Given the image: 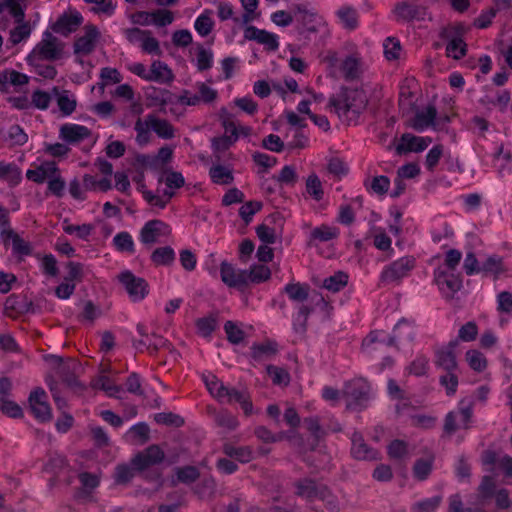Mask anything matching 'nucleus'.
<instances>
[{
	"label": "nucleus",
	"mask_w": 512,
	"mask_h": 512,
	"mask_svg": "<svg viewBox=\"0 0 512 512\" xmlns=\"http://www.w3.org/2000/svg\"><path fill=\"white\" fill-rule=\"evenodd\" d=\"M367 104V96L361 89L342 87L338 94L329 98V107L334 108L339 118L348 124L358 119Z\"/></svg>",
	"instance_id": "f257e3e1"
},
{
	"label": "nucleus",
	"mask_w": 512,
	"mask_h": 512,
	"mask_svg": "<svg viewBox=\"0 0 512 512\" xmlns=\"http://www.w3.org/2000/svg\"><path fill=\"white\" fill-rule=\"evenodd\" d=\"M342 395L346 409L360 412L367 408L371 399V385L364 378H355L344 383Z\"/></svg>",
	"instance_id": "f03ea898"
},
{
	"label": "nucleus",
	"mask_w": 512,
	"mask_h": 512,
	"mask_svg": "<svg viewBox=\"0 0 512 512\" xmlns=\"http://www.w3.org/2000/svg\"><path fill=\"white\" fill-rule=\"evenodd\" d=\"M474 403L470 399H462L456 411H450L444 419L443 431L453 435L459 427L468 430L473 416Z\"/></svg>",
	"instance_id": "7ed1b4c3"
},
{
	"label": "nucleus",
	"mask_w": 512,
	"mask_h": 512,
	"mask_svg": "<svg viewBox=\"0 0 512 512\" xmlns=\"http://www.w3.org/2000/svg\"><path fill=\"white\" fill-rule=\"evenodd\" d=\"M65 44L51 32L45 31L41 41L35 46L28 59L55 61L63 56Z\"/></svg>",
	"instance_id": "20e7f679"
},
{
	"label": "nucleus",
	"mask_w": 512,
	"mask_h": 512,
	"mask_svg": "<svg viewBox=\"0 0 512 512\" xmlns=\"http://www.w3.org/2000/svg\"><path fill=\"white\" fill-rule=\"evenodd\" d=\"M415 267V258L412 256L402 257L387 265L380 275V282L383 284H398L407 277Z\"/></svg>",
	"instance_id": "39448f33"
},
{
	"label": "nucleus",
	"mask_w": 512,
	"mask_h": 512,
	"mask_svg": "<svg viewBox=\"0 0 512 512\" xmlns=\"http://www.w3.org/2000/svg\"><path fill=\"white\" fill-rule=\"evenodd\" d=\"M118 279L132 301H141L149 293L148 282L142 277H137L129 270L121 272Z\"/></svg>",
	"instance_id": "423d86ee"
},
{
	"label": "nucleus",
	"mask_w": 512,
	"mask_h": 512,
	"mask_svg": "<svg viewBox=\"0 0 512 512\" xmlns=\"http://www.w3.org/2000/svg\"><path fill=\"white\" fill-rule=\"evenodd\" d=\"M215 397L219 401H226L227 403H239L246 415H250L252 413L253 404L249 392L246 389L237 390L236 388H230L224 384H220V386L217 388Z\"/></svg>",
	"instance_id": "0eeeda50"
},
{
	"label": "nucleus",
	"mask_w": 512,
	"mask_h": 512,
	"mask_svg": "<svg viewBox=\"0 0 512 512\" xmlns=\"http://www.w3.org/2000/svg\"><path fill=\"white\" fill-rule=\"evenodd\" d=\"M171 233L168 224L159 219L147 221L141 228L139 239L147 248H151L154 244L159 242V238L167 236Z\"/></svg>",
	"instance_id": "6e6552de"
},
{
	"label": "nucleus",
	"mask_w": 512,
	"mask_h": 512,
	"mask_svg": "<svg viewBox=\"0 0 512 512\" xmlns=\"http://www.w3.org/2000/svg\"><path fill=\"white\" fill-rule=\"evenodd\" d=\"M295 9L296 19L301 23V34L317 33L320 28L324 26L323 18L312 10H309L306 5L298 4L295 6Z\"/></svg>",
	"instance_id": "1a4fd4ad"
},
{
	"label": "nucleus",
	"mask_w": 512,
	"mask_h": 512,
	"mask_svg": "<svg viewBox=\"0 0 512 512\" xmlns=\"http://www.w3.org/2000/svg\"><path fill=\"white\" fill-rule=\"evenodd\" d=\"M163 450L156 444L150 445L144 451L137 453L131 460L138 471H144L150 466L160 464L164 460Z\"/></svg>",
	"instance_id": "9d476101"
},
{
	"label": "nucleus",
	"mask_w": 512,
	"mask_h": 512,
	"mask_svg": "<svg viewBox=\"0 0 512 512\" xmlns=\"http://www.w3.org/2000/svg\"><path fill=\"white\" fill-rule=\"evenodd\" d=\"M45 398V391L42 388H36L30 393L28 399L34 417L40 422H48L52 418L51 407Z\"/></svg>",
	"instance_id": "9b49d317"
},
{
	"label": "nucleus",
	"mask_w": 512,
	"mask_h": 512,
	"mask_svg": "<svg viewBox=\"0 0 512 512\" xmlns=\"http://www.w3.org/2000/svg\"><path fill=\"white\" fill-rule=\"evenodd\" d=\"M55 362L59 364L58 374L62 382L70 389L75 392H81L84 390V386L80 383L76 376V370L79 369L78 363L70 361L63 364L62 358L59 356H53Z\"/></svg>",
	"instance_id": "f8f14e48"
},
{
	"label": "nucleus",
	"mask_w": 512,
	"mask_h": 512,
	"mask_svg": "<svg viewBox=\"0 0 512 512\" xmlns=\"http://www.w3.org/2000/svg\"><path fill=\"white\" fill-rule=\"evenodd\" d=\"M82 22V15L78 11L73 10L59 16L56 22L51 25V29L53 32L62 36H68L72 32H75Z\"/></svg>",
	"instance_id": "ddd939ff"
},
{
	"label": "nucleus",
	"mask_w": 512,
	"mask_h": 512,
	"mask_svg": "<svg viewBox=\"0 0 512 512\" xmlns=\"http://www.w3.org/2000/svg\"><path fill=\"white\" fill-rule=\"evenodd\" d=\"M434 280L439 289L452 297L462 287V280L458 275L438 268L434 272Z\"/></svg>",
	"instance_id": "4468645a"
},
{
	"label": "nucleus",
	"mask_w": 512,
	"mask_h": 512,
	"mask_svg": "<svg viewBox=\"0 0 512 512\" xmlns=\"http://www.w3.org/2000/svg\"><path fill=\"white\" fill-rule=\"evenodd\" d=\"M325 484L317 482L312 478H301L293 483L295 488V495L305 499L308 502H313L315 499L319 498V495L322 491L321 488L324 487Z\"/></svg>",
	"instance_id": "2eb2a0df"
},
{
	"label": "nucleus",
	"mask_w": 512,
	"mask_h": 512,
	"mask_svg": "<svg viewBox=\"0 0 512 512\" xmlns=\"http://www.w3.org/2000/svg\"><path fill=\"white\" fill-rule=\"evenodd\" d=\"M442 37L448 40L446 46L447 56L458 60L466 55L467 45L463 41L461 32L458 29L444 30Z\"/></svg>",
	"instance_id": "dca6fc26"
},
{
	"label": "nucleus",
	"mask_w": 512,
	"mask_h": 512,
	"mask_svg": "<svg viewBox=\"0 0 512 512\" xmlns=\"http://www.w3.org/2000/svg\"><path fill=\"white\" fill-rule=\"evenodd\" d=\"M393 13L398 21L410 22L424 20L427 15L426 8L408 2H399L394 6Z\"/></svg>",
	"instance_id": "f3484780"
},
{
	"label": "nucleus",
	"mask_w": 512,
	"mask_h": 512,
	"mask_svg": "<svg viewBox=\"0 0 512 512\" xmlns=\"http://www.w3.org/2000/svg\"><path fill=\"white\" fill-rule=\"evenodd\" d=\"M459 345L458 339L451 340L445 347L436 352L435 363L446 372L456 371L458 365L456 361L455 348Z\"/></svg>",
	"instance_id": "a211bd4d"
},
{
	"label": "nucleus",
	"mask_w": 512,
	"mask_h": 512,
	"mask_svg": "<svg viewBox=\"0 0 512 512\" xmlns=\"http://www.w3.org/2000/svg\"><path fill=\"white\" fill-rule=\"evenodd\" d=\"M85 34L74 42V53L88 55L93 52L100 32L95 25H86Z\"/></svg>",
	"instance_id": "6ab92c4d"
},
{
	"label": "nucleus",
	"mask_w": 512,
	"mask_h": 512,
	"mask_svg": "<svg viewBox=\"0 0 512 512\" xmlns=\"http://www.w3.org/2000/svg\"><path fill=\"white\" fill-rule=\"evenodd\" d=\"M429 137H419L410 133L401 136V143L396 146V153L402 155L408 152H422L431 143Z\"/></svg>",
	"instance_id": "aec40b11"
},
{
	"label": "nucleus",
	"mask_w": 512,
	"mask_h": 512,
	"mask_svg": "<svg viewBox=\"0 0 512 512\" xmlns=\"http://www.w3.org/2000/svg\"><path fill=\"white\" fill-rule=\"evenodd\" d=\"M351 454L357 460H375L378 451L370 447L360 432L355 431L351 436Z\"/></svg>",
	"instance_id": "412c9836"
},
{
	"label": "nucleus",
	"mask_w": 512,
	"mask_h": 512,
	"mask_svg": "<svg viewBox=\"0 0 512 512\" xmlns=\"http://www.w3.org/2000/svg\"><path fill=\"white\" fill-rule=\"evenodd\" d=\"M221 280L229 287L246 286V270H236L232 264L223 261L220 265Z\"/></svg>",
	"instance_id": "4be33fe9"
},
{
	"label": "nucleus",
	"mask_w": 512,
	"mask_h": 512,
	"mask_svg": "<svg viewBox=\"0 0 512 512\" xmlns=\"http://www.w3.org/2000/svg\"><path fill=\"white\" fill-rule=\"evenodd\" d=\"M90 135V129L78 124H63L59 131V137L68 144H78Z\"/></svg>",
	"instance_id": "5701e85b"
},
{
	"label": "nucleus",
	"mask_w": 512,
	"mask_h": 512,
	"mask_svg": "<svg viewBox=\"0 0 512 512\" xmlns=\"http://www.w3.org/2000/svg\"><path fill=\"white\" fill-rule=\"evenodd\" d=\"M244 37L265 45L270 51H276L279 47L277 35L255 26H248L244 31Z\"/></svg>",
	"instance_id": "b1692460"
},
{
	"label": "nucleus",
	"mask_w": 512,
	"mask_h": 512,
	"mask_svg": "<svg viewBox=\"0 0 512 512\" xmlns=\"http://www.w3.org/2000/svg\"><path fill=\"white\" fill-rule=\"evenodd\" d=\"M250 349L251 358L257 362L271 360L279 351L278 343L273 340H266L262 343H254Z\"/></svg>",
	"instance_id": "393cba45"
},
{
	"label": "nucleus",
	"mask_w": 512,
	"mask_h": 512,
	"mask_svg": "<svg viewBox=\"0 0 512 512\" xmlns=\"http://www.w3.org/2000/svg\"><path fill=\"white\" fill-rule=\"evenodd\" d=\"M2 241L5 246L9 240L12 241V250L14 254L27 256L32 253V247L29 242L22 239L11 227L2 232Z\"/></svg>",
	"instance_id": "a878e982"
},
{
	"label": "nucleus",
	"mask_w": 512,
	"mask_h": 512,
	"mask_svg": "<svg viewBox=\"0 0 512 512\" xmlns=\"http://www.w3.org/2000/svg\"><path fill=\"white\" fill-rule=\"evenodd\" d=\"M437 109L433 105L426 107L425 111H417L411 122V127L416 131H423L426 128L436 125Z\"/></svg>",
	"instance_id": "bb28decb"
},
{
	"label": "nucleus",
	"mask_w": 512,
	"mask_h": 512,
	"mask_svg": "<svg viewBox=\"0 0 512 512\" xmlns=\"http://www.w3.org/2000/svg\"><path fill=\"white\" fill-rule=\"evenodd\" d=\"M338 234L339 230L336 227L322 224L311 231L307 245L313 247L316 246L318 242H328L337 238Z\"/></svg>",
	"instance_id": "cd10ccee"
},
{
	"label": "nucleus",
	"mask_w": 512,
	"mask_h": 512,
	"mask_svg": "<svg viewBox=\"0 0 512 512\" xmlns=\"http://www.w3.org/2000/svg\"><path fill=\"white\" fill-rule=\"evenodd\" d=\"M146 122L150 125L151 129L163 139H171L174 137V127L170 122L165 119H159L150 114L146 117Z\"/></svg>",
	"instance_id": "c85d7f7f"
},
{
	"label": "nucleus",
	"mask_w": 512,
	"mask_h": 512,
	"mask_svg": "<svg viewBox=\"0 0 512 512\" xmlns=\"http://www.w3.org/2000/svg\"><path fill=\"white\" fill-rule=\"evenodd\" d=\"M173 79L174 75L165 63L157 60L151 64L150 73L149 76H147L148 81L170 83Z\"/></svg>",
	"instance_id": "c756f323"
},
{
	"label": "nucleus",
	"mask_w": 512,
	"mask_h": 512,
	"mask_svg": "<svg viewBox=\"0 0 512 512\" xmlns=\"http://www.w3.org/2000/svg\"><path fill=\"white\" fill-rule=\"evenodd\" d=\"M176 479H172V485L176 486L178 483L191 484L200 477V471L197 467L187 465L184 467H176L174 469Z\"/></svg>",
	"instance_id": "7c9ffc66"
},
{
	"label": "nucleus",
	"mask_w": 512,
	"mask_h": 512,
	"mask_svg": "<svg viewBox=\"0 0 512 512\" xmlns=\"http://www.w3.org/2000/svg\"><path fill=\"white\" fill-rule=\"evenodd\" d=\"M150 259L155 266H170L175 261V251L170 246H163L153 250Z\"/></svg>",
	"instance_id": "2f4dec72"
},
{
	"label": "nucleus",
	"mask_w": 512,
	"mask_h": 512,
	"mask_svg": "<svg viewBox=\"0 0 512 512\" xmlns=\"http://www.w3.org/2000/svg\"><path fill=\"white\" fill-rule=\"evenodd\" d=\"M52 92L57 96V105L60 111L66 116L71 115L76 109L77 102L69 96V91L60 92L58 87H54Z\"/></svg>",
	"instance_id": "473e14b6"
},
{
	"label": "nucleus",
	"mask_w": 512,
	"mask_h": 512,
	"mask_svg": "<svg viewBox=\"0 0 512 512\" xmlns=\"http://www.w3.org/2000/svg\"><path fill=\"white\" fill-rule=\"evenodd\" d=\"M209 176L212 182L218 185H229L234 181L232 171L220 164L209 169Z\"/></svg>",
	"instance_id": "72a5a7b5"
},
{
	"label": "nucleus",
	"mask_w": 512,
	"mask_h": 512,
	"mask_svg": "<svg viewBox=\"0 0 512 512\" xmlns=\"http://www.w3.org/2000/svg\"><path fill=\"white\" fill-rule=\"evenodd\" d=\"M284 292L292 301L303 303L309 297V286L301 283H289L284 287Z\"/></svg>",
	"instance_id": "f704fd0d"
},
{
	"label": "nucleus",
	"mask_w": 512,
	"mask_h": 512,
	"mask_svg": "<svg viewBox=\"0 0 512 512\" xmlns=\"http://www.w3.org/2000/svg\"><path fill=\"white\" fill-rule=\"evenodd\" d=\"M341 71L346 81H352L360 76V61L354 56H347L341 63Z\"/></svg>",
	"instance_id": "c9c22d12"
},
{
	"label": "nucleus",
	"mask_w": 512,
	"mask_h": 512,
	"mask_svg": "<svg viewBox=\"0 0 512 512\" xmlns=\"http://www.w3.org/2000/svg\"><path fill=\"white\" fill-rule=\"evenodd\" d=\"M337 16L341 20L343 26L348 30H354L358 27L357 11L351 6H342L337 11Z\"/></svg>",
	"instance_id": "e433bc0d"
},
{
	"label": "nucleus",
	"mask_w": 512,
	"mask_h": 512,
	"mask_svg": "<svg viewBox=\"0 0 512 512\" xmlns=\"http://www.w3.org/2000/svg\"><path fill=\"white\" fill-rule=\"evenodd\" d=\"M246 275V285L249 281L253 283H261L270 278L271 271L266 265L260 264L252 266L250 270H246Z\"/></svg>",
	"instance_id": "4c0bfd02"
},
{
	"label": "nucleus",
	"mask_w": 512,
	"mask_h": 512,
	"mask_svg": "<svg viewBox=\"0 0 512 512\" xmlns=\"http://www.w3.org/2000/svg\"><path fill=\"white\" fill-rule=\"evenodd\" d=\"M113 244L119 252H127L133 254L135 245L130 233L123 231L117 233L113 238Z\"/></svg>",
	"instance_id": "58836bf2"
},
{
	"label": "nucleus",
	"mask_w": 512,
	"mask_h": 512,
	"mask_svg": "<svg viewBox=\"0 0 512 512\" xmlns=\"http://www.w3.org/2000/svg\"><path fill=\"white\" fill-rule=\"evenodd\" d=\"M83 187L85 190L106 192L111 189L112 185L108 178L97 180L94 176L85 174L83 176Z\"/></svg>",
	"instance_id": "ea45409f"
},
{
	"label": "nucleus",
	"mask_w": 512,
	"mask_h": 512,
	"mask_svg": "<svg viewBox=\"0 0 512 512\" xmlns=\"http://www.w3.org/2000/svg\"><path fill=\"white\" fill-rule=\"evenodd\" d=\"M306 191L316 201H321L324 196L322 183L319 177L312 173L306 180Z\"/></svg>",
	"instance_id": "a19ab883"
},
{
	"label": "nucleus",
	"mask_w": 512,
	"mask_h": 512,
	"mask_svg": "<svg viewBox=\"0 0 512 512\" xmlns=\"http://www.w3.org/2000/svg\"><path fill=\"white\" fill-rule=\"evenodd\" d=\"M195 324L198 333L207 338L211 336L217 327V317L211 314L207 317L197 319Z\"/></svg>",
	"instance_id": "79ce46f5"
},
{
	"label": "nucleus",
	"mask_w": 512,
	"mask_h": 512,
	"mask_svg": "<svg viewBox=\"0 0 512 512\" xmlns=\"http://www.w3.org/2000/svg\"><path fill=\"white\" fill-rule=\"evenodd\" d=\"M348 281V275L342 271L335 273L334 275L326 278L323 282V287L329 291L338 292Z\"/></svg>",
	"instance_id": "37998d69"
},
{
	"label": "nucleus",
	"mask_w": 512,
	"mask_h": 512,
	"mask_svg": "<svg viewBox=\"0 0 512 512\" xmlns=\"http://www.w3.org/2000/svg\"><path fill=\"white\" fill-rule=\"evenodd\" d=\"M219 116H220V120H221L222 126H223V128L225 130V134L224 135H228V137H235V141H237V139L239 137L238 127H237L236 123L233 120L232 114H230L227 111V109L222 108L220 110V115Z\"/></svg>",
	"instance_id": "c03bdc74"
},
{
	"label": "nucleus",
	"mask_w": 512,
	"mask_h": 512,
	"mask_svg": "<svg viewBox=\"0 0 512 512\" xmlns=\"http://www.w3.org/2000/svg\"><path fill=\"white\" fill-rule=\"evenodd\" d=\"M224 453L228 457L234 458L241 463H247L252 460V451L249 447L226 446L224 448Z\"/></svg>",
	"instance_id": "a18cd8bd"
},
{
	"label": "nucleus",
	"mask_w": 512,
	"mask_h": 512,
	"mask_svg": "<svg viewBox=\"0 0 512 512\" xmlns=\"http://www.w3.org/2000/svg\"><path fill=\"white\" fill-rule=\"evenodd\" d=\"M266 371L271 377L273 384L275 385H288L290 382V375L284 368L277 367L274 365H267Z\"/></svg>",
	"instance_id": "49530a36"
},
{
	"label": "nucleus",
	"mask_w": 512,
	"mask_h": 512,
	"mask_svg": "<svg viewBox=\"0 0 512 512\" xmlns=\"http://www.w3.org/2000/svg\"><path fill=\"white\" fill-rule=\"evenodd\" d=\"M235 142V137H228V135L214 137L212 139V149L216 160L220 161L219 153L228 150Z\"/></svg>",
	"instance_id": "de8ad7c7"
},
{
	"label": "nucleus",
	"mask_w": 512,
	"mask_h": 512,
	"mask_svg": "<svg viewBox=\"0 0 512 512\" xmlns=\"http://www.w3.org/2000/svg\"><path fill=\"white\" fill-rule=\"evenodd\" d=\"M92 387L105 391L110 397H116V394L122 391L121 386L113 384L106 376H100L92 381Z\"/></svg>",
	"instance_id": "09e8293b"
},
{
	"label": "nucleus",
	"mask_w": 512,
	"mask_h": 512,
	"mask_svg": "<svg viewBox=\"0 0 512 512\" xmlns=\"http://www.w3.org/2000/svg\"><path fill=\"white\" fill-rule=\"evenodd\" d=\"M133 166L136 168V170L141 171H144V169H150L153 171L159 169L158 159L147 154H137Z\"/></svg>",
	"instance_id": "8fccbe9b"
},
{
	"label": "nucleus",
	"mask_w": 512,
	"mask_h": 512,
	"mask_svg": "<svg viewBox=\"0 0 512 512\" xmlns=\"http://www.w3.org/2000/svg\"><path fill=\"white\" fill-rule=\"evenodd\" d=\"M321 489H322V491H321L318 499H320L324 502L325 507L330 512H340L341 505H340V502H339L337 496H335L326 485H324V487Z\"/></svg>",
	"instance_id": "3c124183"
},
{
	"label": "nucleus",
	"mask_w": 512,
	"mask_h": 512,
	"mask_svg": "<svg viewBox=\"0 0 512 512\" xmlns=\"http://www.w3.org/2000/svg\"><path fill=\"white\" fill-rule=\"evenodd\" d=\"M503 271L502 258L496 255L490 256L482 263L480 272L499 275Z\"/></svg>",
	"instance_id": "603ef678"
},
{
	"label": "nucleus",
	"mask_w": 512,
	"mask_h": 512,
	"mask_svg": "<svg viewBox=\"0 0 512 512\" xmlns=\"http://www.w3.org/2000/svg\"><path fill=\"white\" fill-rule=\"evenodd\" d=\"M441 502L442 496H433L431 498H427L419 502H416L413 505L412 510L414 512H434L439 507Z\"/></svg>",
	"instance_id": "864d4df0"
},
{
	"label": "nucleus",
	"mask_w": 512,
	"mask_h": 512,
	"mask_svg": "<svg viewBox=\"0 0 512 512\" xmlns=\"http://www.w3.org/2000/svg\"><path fill=\"white\" fill-rule=\"evenodd\" d=\"M466 360L469 366L477 372H482L487 366L486 358L477 350H468L466 352Z\"/></svg>",
	"instance_id": "5fc2aeb1"
},
{
	"label": "nucleus",
	"mask_w": 512,
	"mask_h": 512,
	"mask_svg": "<svg viewBox=\"0 0 512 512\" xmlns=\"http://www.w3.org/2000/svg\"><path fill=\"white\" fill-rule=\"evenodd\" d=\"M154 420L158 424L167 426L181 427L184 425V419L180 415L174 414L172 412L157 413L154 416Z\"/></svg>",
	"instance_id": "6e6d98bb"
},
{
	"label": "nucleus",
	"mask_w": 512,
	"mask_h": 512,
	"mask_svg": "<svg viewBox=\"0 0 512 512\" xmlns=\"http://www.w3.org/2000/svg\"><path fill=\"white\" fill-rule=\"evenodd\" d=\"M30 34V24L22 21L18 23V25L14 29L11 30L9 40L12 42V44L16 45L20 43L22 40L28 38Z\"/></svg>",
	"instance_id": "4d7b16f0"
},
{
	"label": "nucleus",
	"mask_w": 512,
	"mask_h": 512,
	"mask_svg": "<svg viewBox=\"0 0 512 512\" xmlns=\"http://www.w3.org/2000/svg\"><path fill=\"white\" fill-rule=\"evenodd\" d=\"M262 203L259 201H249L243 204L239 209V215L245 222L249 224L252 221L253 215L260 211Z\"/></svg>",
	"instance_id": "13d9d810"
},
{
	"label": "nucleus",
	"mask_w": 512,
	"mask_h": 512,
	"mask_svg": "<svg viewBox=\"0 0 512 512\" xmlns=\"http://www.w3.org/2000/svg\"><path fill=\"white\" fill-rule=\"evenodd\" d=\"M432 470V461L427 459L416 460L413 466V475L419 481L427 479Z\"/></svg>",
	"instance_id": "bf43d9fd"
},
{
	"label": "nucleus",
	"mask_w": 512,
	"mask_h": 512,
	"mask_svg": "<svg viewBox=\"0 0 512 512\" xmlns=\"http://www.w3.org/2000/svg\"><path fill=\"white\" fill-rule=\"evenodd\" d=\"M152 22L158 27H165L174 21V14L170 10L158 9L151 12Z\"/></svg>",
	"instance_id": "052dcab7"
},
{
	"label": "nucleus",
	"mask_w": 512,
	"mask_h": 512,
	"mask_svg": "<svg viewBox=\"0 0 512 512\" xmlns=\"http://www.w3.org/2000/svg\"><path fill=\"white\" fill-rule=\"evenodd\" d=\"M29 81V78L18 71L12 70L0 75V84L10 83L14 86L25 85Z\"/></svg>",
	"instance_id": "680f3d73"
},
{
	"label": "nucleus",
	"mask_w": 512,
	"mask_h": 512,
	"mask_svg": "<svg viewBox=\"0 0 512 512\" xmlns=\"http://www.w3.org/2000/svg\"><path fill=\"white\" fill-rule=\"evenodd\" d=\"M150 125L147 124V122H142L140 118L137 119L134 129L137 132L136 135V142L140 146H144L149 143L150 141Z\"/></svg>",
	"instance_id": "e2e57ef3"
},
{
	"label": "nucleus",
	"mask_w": 512,
	"mask_h": 512,
	"mask_svg": "<svg viewBox=\"0 0 512 512\" xmlns=\"http://www.w3.org/2000/svg\"><path fill=\"white\" fill-rule=\"evenodd\" d=\"M0 410L12 418H21L23 416L22 408L14 401L8 398L0 399Z\"/></svg>",
	"instance_id": "0e129e2a"
},
{
	"label": "nucleus",
	"mask_w": 512,
	"mask_h": 512,
	"mask_svg": "<svg viewBox=\"0 0 512 512\" xmlns=\"http://www.w3.org/2000/svg\"><path fill=\"white\" fill-rule=\"evenodd\" d=\"M20 178V170L14 163L0 162V179L18 182Z\"/></svg>",
	"instance_id": "69168bd1"
},
{
	"label": "nucleus",
	"mask_w": 512,
	"mask_h": 512,
	"mask_svg": "<svg viewBox=\"0 0 512 512\" xmlns=\"http://www.w3.org/2000/svg\"><path fill=\"white\" fill-rule=\"evenodd\" d=\"M387 452L390 458L400 460L404 458L408 453L407 444L402 440H393L388 445Z\"/></svg>",
	"instance_id": "338daca9"
},
{
	"label": "nucleus",
	"mask_w": 512,
	"mask_h": 512,
	"mask_svg": "<svg viewBox=\"0 0 512 512\" xmlns=\"http://www.w3.org/2000/svg\"><path fill=\"white\" fill-rule=\"evenodd\" d=\"M114 477L117 484H127L134 477V468L127 464L117 465Z\"/></svg>",
	"instance_id": "774afa93"
}]
</instances>
